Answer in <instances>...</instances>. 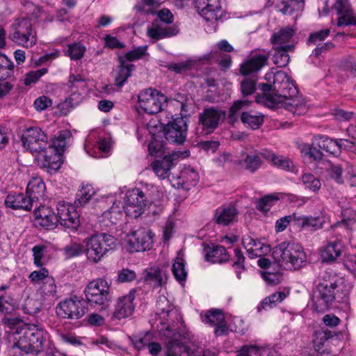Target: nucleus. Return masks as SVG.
I'll list each match as a JSON object with an SVG mask.
<instances>
[{
    "label": "nucleus",
    "instance_id": "12",
    "mask_svg": "<svg viewBox=\"0 0 356 356\" xmlns=\"http://www.w3.org/2000/svg\"><path fill=\"white\" fill-rule=\"evenodd\" d=\"M23 146L31 152H38L42 156L47 152L48 137L38 127H29L22 134Z\"/></svg>",
    "mask_w": 356,
    "mask_h": 356
},
{
    "label": "nucleus",
    "instance_id": "6",
    "mask_svg": "<svg viewBox=\"0 0 356 356\" xmlns=\"http://www.w3.org/2000/svg\"><path fill=\"white\" fill-rule=\"evenodd\" d=\"M273 88L275 92L265 94L264 103L270 108H278L287 97L297 92L291 78L283 71H277L273 75Z\"/></svg>",
    "mask_w": 356,
    "mask_h": 356
},
{
    "label": "nucleus",
    "instance_id": "7",
    "mask_svg": "<svg viewBox=\"0 0 356 356\" xmlns=\"http://www.w3.org/2000/svg\"><path fill=\"white\" fill-rule=\"evenodd\" d=\"M72 136L67 130H63L58 133L51 142L48 140L47 152L43 154V167L50 170H58L61 165V154L67 145V140Z\"/></svg>",
    "mask_w": 356,
    "mask_h": 356
},
{
    "label": "nucleus",
    "instance_id": "2",
    "mask_svg": "<svg viewBox=\"0 0 356 356\" xmlns=\"http://www.w3.org/2000/svg\"><path fill=\"white\" fill-rule=\"evenodd\" d=\"M10 340L13 342L9 349L11 356L39 354L47 346L48 334L42 327L38 325L19 323L12 328Z\"/></svg>",
    "mask_w": 356,
    "mask_h": 356
},
{
    "label": "nucleus",
    "instance_id": "56",
    "mask_svg": "<svg viewBox=\"0 0 356 356\" xmlns=\"http://www.w3.org/2000/svg\"><path fill=\"white\" fill-rule=\"evenodd\" d=\"M327 334L323 332H316L315 338L314 339V350L319 354L323 355L325 353V343L327 341Z\"/></svg>",
    "mask_w": 356,
    "mask_h": 356
},
{
    "label": "nucleus",
    "instance_id": "15",
    "mask_svg": "<svg viewBox=\"0 0 356 356\" xmlns=\"http://www.w3.org/2000/svg\"><path fill=\"white\" fill-rule=\"evenodd\" d=\"M171 330L172 335H163L169 339L165 344L166 356H181L182 353H186L188 355L195 354L194 350L180 341L181 339H186L188 337L185 325H183L181 328L177 330L171 328Z\"/></svg>",
    "mask_w": 356,
    "mask_h": 356
},
{
    "label": "nucleus",
    "instance_id": "36",
    "mask_svg": "<svg viewBox=\"0 0 356 356\" xmlns=\"http://www.w3.org/2000/svg\"><path fill=\"white\" fill-rule=\"evenodd\" d=\"M304 0H279L276 3V10L284 15H291L302 11L304 8Z\"/></svg>",
    "mask_w": 356,
    "mask_h": 356
},
{
    "label": "nucleus",
    "instance_id": "26",
    "mask_svg": "<svg viewBox=\"0 0 356 356\" xmlns=\"http://www.w3.org/2000/svg\"><path fill=\"white\" fill-rule=\"evenodd\" d=\"M243 245L247 250L248 257L251 259L260 257L270 251V245L250 236L243 237Z\"/></svg>",
    "mask_w": 356,
    "mask_h": 356
},
{
    "label": "nucleus",
    "instance_id": "38",
    "mask_svg": "<svg viewBox=\"0 0 356 356\" xmlns=\"http://www.w3.org/2000/svg\"><path fill=\"white\" fill-rule=\"evenodd\" d=\"M134 68L133 64L128 63L122 57L120 58V66L117 70V74L115 77V84L121 87L131 76V72Z\"/></svg>",
    "mask_w": 356,
    "mask_h": 356
},
{
    "label": "nucleus",
    "instance_id": "47",
    "mask_svg": "<svg viewBox=\"0 0 356 356\" xmlns=\"http://www.w3.org/2000/svg\"><path fill=\"white\" fill-rule=\"evenodd\" d=\"M63 251L65 257L67 259L79 257L85 253L84 245L72 241L65 245Z\"/></svg>",
    "mask_w": 356,
    "mask_h": 356
},
{
    "label": "nucleus",
    "instance_id": "41",
    "mask_svg": "<svg viewBox=\"0 0 356 356\" xmlns=\"http://www.w3.org/2000/svg\"><path fill=\"white\" fill-rule=\"evenodd\" d=\"M275 53L273 54V63L279 67H285L289 62V52L294 49L293 44H285L284 48H273Z\"/></svg>",
    "mask_w": 356,
    "mask_h": 356
},
{
    "label": "nucleus",
    "instance_id": "63",
    "mask_svg": "<svg viewBox=\"0 0 356 356\" xmlns=\"http://www.w3.org/2000/svg\"><path fill=\"white\" fill-rule=\"evenodd\" d=\"M47 69L45 67L39 70L31 71L27 73L24 79V83L26 86L35 83L41 76L47 72Z\"/></svg>",
    "mask_w": 356,
    "mask_h": 356
},
{
    "label": "nucleus",
    "instance_id": "22",
    "mask_svg": "<svg viewBox=\"0 0 356 356\" xmlns=\"http://www.w3.org/2000/svg\"><path fill=\"white\" fill-rule=\"evenodd\" d=\"M134 299V291H131L128 294L118 298L113 312V317L120 320L131 316L135 309Z\"/></svg>",
    "mask_w": 356,
    "mask_h": 356
},
{
    "label": "nucleus",
    "instance_id": "50",
    "mask_svg": "<svg viewBox=\"0 0 356 356\" xmlns=\"http://www.w3.org/2000/svg\"><path fill=\"white\" fill-rule=\"evenodd\" d=\"M302 182L305 188L317 193L321 187V181L311 173H305L302 176Z\"/></svg>",
    "mask_w": 356,
    "mask_h": 356
},
{
    "label": "nucleus",
    "instance_id": "57",
    "mask_svg": "<svg viewBox=\"0 0 356 356\" xmlns=\"http://www.w3.org/2000/svg\"><path fill=\"white\" fill-rule=\"evenodd\" d=\"M160 6L159 0H140L135 6L137 11L146 13H153V10Z\"/></svg>",
    "mask_w": 356,
    "mask_h": 356
},
{
    "label": "nucleus",
    "instance_id": "24",
    "mask_svg": "<svg viewBox=\"0 0 356 356\" xmlns=\"http://www.w3.org/2000/svg\"><path fill=\"white\" fill-rule=\"evenodd\" d=\"M327 220L328 218L323 212H321L317 216H303L298 213L296 226L304 229L316 231L321 229Z\"/></svg>",
    "mask_w": 356,
    "mask_h": 356
},
{
    "label": "nucleus",
    "instance_id": "35",
    "mask_svg": "<svg viewBox=\"0 0 356 356\" xmlns=\"http://www.w3.org/2000/svg\"><path fill=\"white\" fill-rule=\"evenodd\" d=\"M295 32L296 30L291 26L282 28L275 32L271 38L273 48H284L285 44H292L290 41Z\"/></svg>",
    "mask_w": 356,
    "mask_h": 356
},
{
    "label": "nucleus",
    "instance_id": "3",
    "mask_svg": "<svg viewBox=\"0 0 356 356\" xmlns=\"http://www.w3.org/2000/svg\"><path fill=\"white\" fill-rule=\"evenodd\" d=\"M156 329L162 335H172L171 328L177 330L183 326L184 322L178 310L170 305L168 298L161 296L156 301Z\"/></svg>",
    "mask_w": 356,
    "mask_h": 356
},
{
    "label": "nucleus",
    "instance_id": "29",
    "mask_svg": "<svg viewBox=\"0 0 356 356\" xmlns=\"http://www.w3.org/2000/svg\"><path fill=\"white\" fill-rule=\"evenodd\" d=\"M280 107H284L293 115H301L305 114L308 111V106L306 99L301 95H292L280 104Z\"/></svg>",
    "mask_w": 356,
    "mask_h": 356
},
{
    "label": "nucleus",
    "instance_id": "8",
    "mask_svg": "<svg viewBox=\"0 0 356 356\" xmlns=\"http://www.w3.org/2000/svg\"><path fill=\"white\" fill-rule=\"evenodd\" d=\"M10 38L13 42L25 48L36 44L37 35L28 18L16 19L10 26Z\"/></svg>",
    "mask_w": 356,
    "mask_h": 356
},
{
    "label": "nucleus",
    "instance_id": "59",
    "mask_svg": "<svg viewBox=\"0 0 356 356\" xmlns=\"http://www.w3.org/2000/svg\"><path fill=\"white\" fill-rule=\"evenodd\" d=\"M145 278L147 281L154 282V286H159L162 284L161 271L158 267L150 268L146 273Z\"/></svg>",
    "mask_w": 356,
    "mask_h": 356
},
{
    "label": "nucleus",
    "instance_id": "45",
    "mask_svg": "<svg viewBox=\"0 0 356 356\" xmlns=\"http://www.w3.org/2000/svg\"><path fill=\"white\" fill-rule=\"evenodd\" d=\"M95 194V189L90 184H83L81 189L76 194L74 201L76 206H83Z\"/></svg>",
    "mask_w": 356,
    "mask_h": 356
},
{
    "label": "nucleus",
    "instance_id": "14",
    "mask_svg": "<svg viewBox=\"0 0 356 356\" xmlns=\"http://www.w3.org/2000/svg\"><path fill=\"white\" fill-rule=\"evenodd\" d=\"M146 204L147 197L144 192L138 188L128 191L122 202L125 214L134 218L144 212Z\"/></svg>",
    "mask_w": 356,
    "mask_h": 356
},
{
    "label": "nucleus",
    "instance_id": "27",
    "mask_svg": "<svg viewBox=\"0 0 356 356\" xmlns=\"http://www.w3.org/2000/svg\"><path fill=\"white\" fill-rule=\"evenodd\" d=\"M35 223L45 229L53 228L58 222V218L48 207L40 206L35 209Z\"/></svg>",
    "mask_w": 356,
    "mask_h": 356
},
{
    "label": "nucleus",
    "instance_id": "1",
    "mask_svg": "<svg viewBox=\"0 0 356 356\" xmlns=\"http://www.w3.org/2000/svg\"><path fill=\"white\" fill-rule=\"evenodd\" d=\"M316 289L313 296V306L318 312L328 310L335 300L344 302L352 289V285L344 277L332 270H323L316 280Z\"/></svg>",
    "mask_w": 356,
    "mask_h": 356
},
{
    "label": "nucleus",
    "instance_id": "9",
    "mask_svg": "<svg viewBox=\"0 0 356 356\" xmlns=\"http://www.w3.org/2000/svg\"><path fill=\"white\" fill-rule=\"evenodd\" d=\"M181 115L170 121L164 127V135L168 141L173 144H182L186 140L188 125L184 116L188 113V105L181 103Z\"/></svg>",
    "mask_w": 356,
    "mask_h": 356
},
{
    "label": "nucleus",
    "instance_id": "18",
    "mask_svg": "<svg viewBox=\"0 0 356 356\" xmlns=\"http://www.w3.org/2000/svg\"><path fill=\"white\" fill-rule=\"evenodd\" d=\"M56 216L58 222L66 228L74 229L79 225V216L75 207L65 202H58Z\"/></svg>",
    "mask_w": 356,
    "mask_h": 356
},
{
    "label": "nucleus",
    "instance_id": "55",
    "mask_svg": "<svg viewBox=\"0 0 356 356\" xmlns=\"http://www.w3.org/2000/svg\"><path fill=\"white\" fill-rule=\"evenodd\" d=\"M147 46L137 47L132 50L127 51L123 58H124L126 61L129 62L142 59L147 54Z\"/></svg>",
    "mask_w": 356,
    "mask_h": 356
},
{
    "label": "nucleus",
    "instance_id": "43",
    "mask_svg": "<svg viewBox=\"0 0 356 356\" xmlns=\"http://www.w3.org/2000/svg\"><path fill=\"white\" fill-rule=\"evenodd\" d=\"M205 259L211 263H222L228 259L226 249L221 245L213 247L212 249H205Z\"/></svg>",
    "mask_w": 356,
    "mask_h": 356
},
{
    "label": "nucleus",
    "instance_id": "31",
    "mask_svg": "<svg viewBox=\"0 0 356 356\" xmlns=\"http://www.w3.org/2000/svg\"><path fill=\"white\" fill-rule=\"evenodd\" d=\"M5 204L7 207L13 209H23L29 211L34 203L26 194H9L5 200Z\"/></svg>",
    "mask_w": 356,
    "mask_h": 356
},
{
    "label": "nucleus",
    "instance_id": "40",
    "mask_svg": "<svg viewBox=\"0 0 356 356\" xmlns=\"http://www.w3.org/2000/svg\"><path fill=\"white\" fill-rule=\"evenodd\" d=\"M241 120L245 127L257 129L264 122V115L260 113L243 111L241 114Z\"/></svg>",
    "mask_w": 356,
    "mask_h": 356
},
{
    "label": "nucleus",
    "instance_id": "28",
    "mask_svg": "<svg viewBox=\"0 0 356 356\" xmlns=\"http://www.w3.org/2000/svg\"><path fill=\"white\" fill-rule=\"evenodd\" d=\"M202 321L204 323L216 326L214 332L218 336L225 334L228 330L224 315L220 310L212 309L207 312Z\"/></svg>",
    "mask_w": 356,
    "mask_h": 356
},
{
    "label": "nucleus",
    "instance_id": "49",
    "mask_svg": "<svg viewBox=\"0 0 356 356\" xmlns=\"http://www.w3.org/2000/svg\"><path fill=\"white\" fill-rule=\"evenodd\" d=\"M250 102L248 100H238L236 101L232 106L230 107L228 114V118L232 123L237 121L239 113L243 108H246L249 106Z\"/></svg>",
    "mask_w": 356,
    "mask_h": 356
},
{
    "label": "nucleus",
    "instance_id": "25",
    "mask_svg": "<svg viewBox=\"0 0 356 356\" xmlns=\"http://www.w3.org/2000/svg\"><path fill=\"white\" fill-rule=\"evenodd\" d=\"M180 154H182V153L176 152L166 155L161 160L155 161L152 165L154 173L161 179L168 177L170 169L175 165Z\"/></svg>",
    "mask_w": 356,
    "mask_h": 356
},
{
    "label": "nucleus",
    "instance_id": "5",
    "mask_svg": "<svg viewBox=\"0 0 356 356\" xmlns=\"http://www.w3.org/2000/svg\"><path fill=\"white\" fill-rule=\"evenodd\" d=\"M85 254L87 260L97 264L118 245V240L113 236L106 233L93 234L83 240Z\"/></svg>",
    "mask_w": 356,
    "mask_h": 356
},
{
    "label": "nucleus",
    "instance_id": "32",
    "mask_svg": "<svg viewBox=\"0 0 356 356\" xmlns=\"http://www.w3.org/2000/svg\"><path fill=\"white\" fill-rule=\"evenodd\" d=\"M45 191V185L42 179L38 177H33L27 184L26 193L35 204L43 200Z\"/></svg>",
    "mask_w": 356,
    "mask_h": 356
},
{
    "label": "nucleus",
    "instance_id": "19",
    "mask_svg": "<svg viewBox=\"0 0 356 356\" xmlns=\"http://www.w3.org/2000/svg\"><path fill=\"white\" fill-rule=\"evenodd\" d=\"M225 118V112L221 109L209 107L206 108L199 115V122L207 133L213 132Z\"/></svg>",
    "mask_w": 356,
    "mask_h": 356
},
{
    "label": "nucleus",
    "instance_id": "42",
    "mask_svg": "<svg viewBox=\"0 0 356 356\" xmlns=\"http://www.w3.org/2000/svg\"><path fill=\"white\" fill-rule=\"evenodd\" d=\"M343 245L341 242L334 241L330 242L324 248L321 257L323 261H332L339 257L342 252Z\"/></svg>",
    "mask_w": 356,
    "mask_h": 356
},
{
    "label": "nucleus",
    "instance_id": "16",
    "mask_svg": "<svg viewBox=\"0 0 356 356\" xmlns=\"http://www.w3.org/2000/svg\"><path fill=\"white\" fill-rule=\"evenodd\" d=\"M199 14L207 22L215 23L224 15L220 0H193Z\"/></svg>",
    "mask_w": 356,
    "mask_h": 356
},
{
    "label": "nucleus",
    "instance_id": "62",
    "mask_svg": "<svg viewBox=\"0 0 356 356\" xmlns=\"http://www.w3.org/2000/svg\"><path fill=\"white\" fill-rule=\"evenodd\" d=\"M320 149L318 146H314L312 143L311 146L308 145H303L301 148V152L314 160H320L323 156Z\"/></svg>",
    "mask_w": 356,
    "mask_h": 356
},
{
    "label": "nucleus",
    "instance_id": "30",
    "mask_svg": "<svg viewBox=\"0 0 356 356\" xmlns=\"http://www.w3.org/2000/svg\"><path fill=\"white\" fill-rule=\"evenodd\" d=\"M268 56L266 54H256L247 59L241 65L240 72L247 75L261 70L267 64Z\"/></svg>",
    "mask_w": 356,
    "mask_h": 356
},
{
    "label": "nucleus",
    "instance_id": "11",
    "mask_svg": "<svg viewBox=\"0 0 356 356\" xmlns=\"http://www.w3.org/2000/svg\"><path fill=\"white\" fill-rule=\"evenodd\" d=\"M139 106L146 113L153 115L162 111L167 104V97L160 91L149 88L138 95Z\"/></svg>",
    "mask_w": 356,
    "mask_h": 356
},
{
    "label": "nucleus",
    "instance_id": "39",
    "mask_svg": "<svg viewBox=\"0 0 356 356\" xmlns=\"http://www.w3.org/2000/svg\"><path fill=\"white\" fill-rule=\"evenodd\" d=\"M186 261L184 259V254L181 251L177 253V257L174 259L172 266V274L179 282H184L186 279L188 272L185 267Z\"/></svg>",
    "mask_w": 356,
    "mask_h": 356
},
{
    "label": "nucleus",
    "instance_id": "10",
    "mask_svg": "<svg viewBox=\"0 0 356 356\" xmlns=\"http://www.w3.org/2000/svg\"><path fill=\"white\" fill-rule=\"evenodd\" d=\"M85 294L88 303L93 307H107L110 301V287L104 279H97L90 282L85 289Z\"/></svg>",
    "mask_w": 356,
    "mask_h": 356
},
{
    "label": "nucleus",
    "instance_id": "51",
    "mask_svg": "<svg viewBox=\"0 0 356 356\" xmlns=\"http://www.w3.org/2000/svg\"><path fill=\"white\" fill-rule=\"evenodd\" d=\"M289 293L278 291L271 294L261 302V306L264 309L272 308L279 302H281L288 295Z\"/></svg>",
    "mask_w": 356,
    "mask_h": 356
},
{
    "label": "nucleus",
    "instance_id": "64",
    "mask_svg": "<svg viewBox=\"0 0 356 356\" xmlns=\"http://www.w3.org/2000/svg\"><path fill=\"white\" fill-rule=\"evenodd\" d=\"M194 65V61L189 60L185 62L172 63L169 65V69L178 74L186 72L191 70Z\"/></svg>",
    "mask_w": 356,
    "mask_h": 356
},
{
    "label": "nucleus",
    "instance_id": "4",
    "mask_svg": "<svg viewBox=\"0 0 356 356\" xmlns=\"http://www.w3.org/2000/svg\"><path fill=\"white\" fill-rule=\"evenodd\" d=\"M273 257L281 266L288 270H297L307 261V255L301 245L282 242L274 248Z\"/></svg>",
    "mask_w": 356,
    "mask_h": 356
},
{
    "label": "nucleus",
    "instance_id": "61",
    "mask_svg": "<svg viewBox=\"0 0 356 356\" xmlns=\"http://www.w3.org/2000/svg\"><path fill=\"white\" fill-rule=\"evenodd\" d=\"M261 275L265 282L270 285L278 284L282 280V275L278 272H270L267 270H264L261 272Z\"/></svg>",
    "mask_w": 356,
    "mask_h": 356
},
{
    "label": "nucleus",
    "instance_id": "37",
    "mask_svg": "<svg viewBox=\"0 0 356 356\" xmlns=\"http://www.w3.org/2000/svg\"><path fill=\"white\" fill-rule=\"evenodd\" d=\"M313 145L325 152L333 154H339V147L337 140H332L327 136H316L313 139Z\"/></svg>",
    "mask_w": 356,
    "mask_h": 356
},
{
    "label": "nucleus",
    "instance_id": "34",
    "mask_svg": "<svg viewBox=\"0 0 356 356\" xmlns=\"http://www.w3.org/2000/svg\"><path fill=\"white\" fill-rule=\"evenodd\" d=\"M237 213L236 209L232 205L218 208L216 211L214 220L218 225L227 226L236 219Z\"/></svg>",
    "mask_w": 356,
    "mask_h": 356
},
{
    "label": "nucleus",
    "instance_id": "52",
    "mask_svg": "<svg viewBox=\"0 0 356 356\" xmlns=\"http://www.w3.org/2000/svg\"><path fill=\"white\" fill-rule=\"evenodd\" d=\"M180 179L187 187L194 186L197 184L199 176L196 171L191 168H185L181 172Z\"/></svg>",
    "mask_w": 356,
    "mask_h": 356
},
{
    "label": "nucleus",
    "instance_id": "17",
    "mask_svg": "<svg viewBox=\"0 0 356 356\" xmlns=\"http://www.w3.org/2000/svg\"><path fill=\"white\" fill-rule=\"evenodd\" d=\"M86 302L77 296L66 299L58 305L56 312L64 318L79 319L86 313Z\"/></svg>",
    "mask_w": 356,
    "mask_h": 356
},
{
    "label": "nucleus",
    "instance_id": "53",
    "mask_svg": "<svg viewBox=\"0 0 356 356\" xmlns=\"http://www.w3.org/2000/svg\"><path fill=\"white\" fill-rule=\"evenodd\" d=\"M41 293L45 298L56 297V286L55 280L52 277L46 278V281L43 282L42 286L40 288Z\"/></svg>",
    "mask_w": 356,
    "mask_h": 356
},
{
    "label": "nucleus",
    "instance_id": "46",
    "mask_svg": "<svg viewBox=\"0 0 356 356\" xmlns=\"http://www.w3.org/2000/svg\"><path fill=\"white\" fill-rule=\"evenodd\" d=\"M13 72V63L7 56L0 53V80L10 77Z\"/></svg>",
    "mask_w": 356,
    "mask_h": 356
},
{
    "label": "nucleus",
    "instance_id": "33",
    "mask_svg": "<svg viewBox=\"0 0 356 356\" xmlns=\"http://www.w3.org/2000/svg\"><path fill=\"white\" fill-rule=\"evenodd\" d=\"M261 154L266 159L271 161L275 166L288 172H297L296 165L289 158L282 155H275L273 152L268 150L264 151Z\"/></svg>",
    "mask_w": 356,
    "mask_h": 356
},
{
    "label": "nucleus",
    "instance_id": "20",
    "mask_svg": "<svg viewBox=\"0 0 356 356\" xmlns=\"http://www.w3.org/2000/svg\"><path fill=\"white\" fill-rule=\"evenodd\" d=\"M334 9L339 15L337 26H356V15L354 14L349 0H336Z\"/></svg>",
    "mask_w": 356,
    "mask_h": 356
},
{
    "label": "nucleus",
    "instance_id": "13",
    "mask_svg": "<svg viewBox=\"0 0 356 356\" xmlns=\"http://www.w3.org/2000/svg\"><path fill=\"white\" fill-rule=\"evenodd\" d=\"M154 236L149 229L139 227L127 234L124 240L131 252H141L151 249Z\"/></svg>",
    "mask_w": 356,
    "mask_h": 356
},
{
    "label": "nucleus",
    "instance_id": "23",
    "mask_svg": "<svg viewBox=\"0 0 356 356\" xmlns=\"http://www.w3.org/2000/svg\"><path fill=\"white\" fill-rule=\"evenodd\" d=\"M178 33L179 29L176 26H168L158 19H155L147 31L148 37L154 40L170 38L177 35Z\"/></svg>",
    "mask_w": 356,
    "mask_h": 356
},
{
    "label": "nucleus",
    "instance_id": "48",
    "mask_svg": "<svg viewBox=\"0 0 356 356\" xmlns=\"http://www.w3.org/2000/svg\"><path fill=\"white\" fill-rule=\"evenodd\" d=\"M241 163L246 170L253 173L261 167V160L257 154H248Z\"/></svg>",
    "mask_w": 356,
    "mask_h": 356
},
{
    "label": "nucleus",
    "instance_id": "21",
    "mask_svg": "<svg viewBox=\"0 0 356 356\" xmlns=\"http://www.w3.org/2000/svg\"><path fill=\"white\" fill-rule=\"evenodd\" d=\"M124 213L122 202L120 200H115L113 205L102 214L99 219L100 225L103 227H110L116 225Z\"/></svg>",
    "mask_w": 356,
    "mask_h": 356
},
{
    "label": "nucleus",
    "instance_id": "44",
    "mask_svg": "<svg viewBox=\"0 0 356 356\" xmlns=\"http://www.w3.org/2000/svg\"><path fill=\"white\" fill-rule=\"evenodd\" d=\"M216 49H213L209 53L206 54L199 58V60L203 62H208L212 58H218V50L225 52H232L234 51V47L226 40H222L216 43Z\"/></svg>",
    "mask_w": 356,
    "mask_h": 356
},
{
    "label": "nucleus",
    "instance_id": "58",
    "mask_svg": "<svg viewBox=\"0 0 356 356\" xmlns=\"http://www.w3.org/2000/svg\"><path fill=\"white\" fill-rule=\"evenodd\" d=\"M296 219H298V213H296L278 219L275 222L276 232H283L289 223H292L293 225L296 226Z\"/></svg>",
    "mask_w": 356,
    "mask_h": 356
},
{
    "label": "nucleus",
    "instance_id": "54",
    "mask_svg": "<svg viewBox=\"0 0 356 356\" xmlns=\"http://www.w3.org/2000/svg\"><path fill=\"white\" fill-rule=\"evenodd\" d=\"M86 50V47L83 44L80 42H74L68 45L67 54L72 60H76L83 56Z\"/></svg>",
    "mask_w": 356,
    "mask_h": 356
},
{
    "label": "nucleus",
    "instance_id": "60",
    "mask_svg": "<svg viewBox=\"0 0 356 356\" xmlns=\"http://www.w3.org/2000/svg\"><path fill=\"white\" fill-rule=\"evenodd\" d=\"M257 81L252 78H245L241 83V91L243 97L252 95L256 90Z\"/></svg>",
    "mask_w": 356,
    "mask_h": 356
}]
</instances>
